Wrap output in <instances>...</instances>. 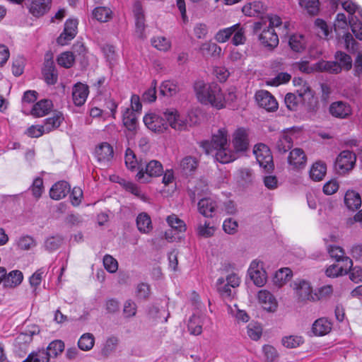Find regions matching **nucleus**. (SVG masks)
<instances>
[{
	"mask_svg": "<svg viewBox=\"0 0 362 362\" xmlns=\"http://www.w3.org/2000/svg\"><path fill=\"white\" fill-rule=\"evenodd\" d=\"M194 91L202 104L210 105L218 110L223 109V91L217 83L198 81L194 84Z\"/></svg>",
	"mask_w": 362,
	"mask_h": 362,
	"instance_id": "1",
	"label": "nucleus"
},
{
	"mask_svg": "<svg viewBox=\"0 0 362 362\" xmlns=\"http://www.w3.org/2000/svg\"><path fill=\"white\" fill-rule=\"evenodd\" d=\"M228 129L226 126L219 127L211 137V144L216 152L215 158L221 163H228L237 158L234 152L228 148Z\"/></svg>",
	"mask_w": 362,
	"mask_h": 362,
	"instance_id": "2",
	"label": "nucleus"
},
{
	"mask_svg": "<svg viewBox=\"0 0 362 362\" xmlns=\"http://www.w3.org/2000/svg\"><path fill=\"white\" fill-rule=\"evenodd\" d=\"M253 32L258 35V39L263 46L273 49L279 45L277 33L274 29L267 26L265 20H260L255 23Z\"/></svg>",
	"mask_w": 362,
	"mask_h": 362,
	"instance_id": "3",
	"label": "nucleus"
},
{
	"mask_svg": "<svg viewBox=\"0 0 362 362\" xmlns=\"http://www.w3.org/2000/svg\"><path fill=\"white\" fill-rule=\"evenodd\" d=\"M167 128L170 127L176 131H183L187 129L188 124L189 125L194 124L197 122L196 115L192 112L189 115V122L182 115H180L175 109H168L163 112Z\"/></svg>",
	"mask_w": 362,
	"mask_h": 362,
	"instance_id": "4",
	"label": "nucleus"
},
{
	"mask_svg": "<svg viewBox=\"0 0 362 362\" xmlns=\"http://www.w3.org/2000/svg\"><path fill=\"white\" fill-rule=\"evenodd\" d=\"M163 172L162 164L156 160L148 163L140 161L136 180L142 183L148 182L151 177H158Z\"/></svg>",
	"mask_w": 362,
	"mask_h": 362,
	"instance_id": "5",
	"label": "nucleus"
},
{
	"mask_svg": "<svg viewBox=\"0 0 362 362\" xmlns=\"http://www.w3.org/2000/svg\"><path fill=\"white\" fill-rule=\"evenodd\" d=\"M298 299L300 301H315L319 300L316 293L313 292L310 284L305 280H296L292 284Z\"/></svg>",
	"mask_w": 362,
	"mask_h": 362,
	"instance_id": "6",
	"label": "nucleus"
},
{
	"mask_svg": "<svg viewBox=\"0 0 362 362\" xmlns=\"http://www.w3.org/2000/svg\"><path fill=\"white\" fill-rule=\"evenodd\" d=\"M356 156L350 151H343L337 156L334 167L339 174L344 175L350 171L356 163Z\"/></svg>",
	"mask_w": 362,
	"mask_h": 362,
	"instance_id": "7",
	"label": "nucleus"
},
{
	"mask_svg": "<svg viewBox=\"0 0 362 362\" xmlns=\"http://www.w3.org/2000/svg\"><path fill=\"white\" fill-rule=\"evenodd\" d=\"M253 153L259 165L266 170H270L273 167V159L269 148L264 144H256Z\"/></svg>",
	"mask_w": 362,
	"mask_h": 362,
	"instance_id": "8",
	"label": "nucleus"
},
{
	"mask_svg": "<svg viewBox=\"0 0 362 362\" xmlns=\"http://www.w3.org/2000/svg\"><path fill=\"white\" fill-rule=\"evenodd\" d=\"M248 274L253 283L258 287L263 286L267 279L266 271L264 269L263 262L253 260L248 269Z\"/></svg>",
	"mask_w": 362,
	"mask_h": 362,
	"instance_id": "9",
	"label": "nucleus"
},
{
	"mask_svg": "<svg viewBox=\"0 0 362 362\" xmlns=\"http://www.w3.org/2000/svg\"><path fill=\"white\" fill-rule=\"evenodd\" d=\"M144 122L146 127L154 132L161 133L167 129L163 113L158 115L156 113H148L144 117Z\"/></svg>",
	"mask_w": 362,
	"mask_h": 362,
	"instance_id": "10",
	"label": "nucleus"
},
{
	"mask_svg": "<svg viewBox=\"0 0 362 362\" xmlns=\"http://www.w3.org/2000/svg\"><path fill=\"white\" fill-rule=\"evenodd\" d=\"M23 276L21 272L14 270L6 274L5 268L0 267V284L5 288H14L18 286L23 281Z\"/></svg>",
	"mask_w": 362,
	"mask_h": 362,
	"instance_id": "11",
	"label": "nucleus"
},
{
	"mask_svg": "<svg viewBox=\"0 0 362 362\" xmlns=\"http://www.w3.org/2000/svg\"><path fill=\"white\" fill-rule=\"evenodd\" d=\"M255 99L259 107L269 112H274L278 108V103L267 90H261L257 91L255 94Z\"/></svg>",
	"mask_w": 362,
	"mask_h": 362,
	"instance_id": "12",
	"label": "nucleus"
},
{
	"mask_svg": "<svg viewBox=\"0 0 362 362\" xmlns=\"http://www.w3.org/2000/svg\"><path fill=\"white\" fill-rule=\"evenodd\" d=\"M78 23V20L75 18L66 20L64 31L57 38V43L59 45H65L75 37L77 33Z\"/></svg>",
	"mask_w": 362,
	"mask_h": 362,
	"instance_id": "13",
	"label": "nucleus"
},
{
	"mask_svg": "<svg viewBox=\"0 0 362 362\" xmlns=\"http://www.w3.org/2000/svg\"><path fill=\"white\" fill-rule=\"evenodd\" d=\"M232 143L235 154L237 152L245 151L249 146L247 130L243 127L238 128L233 134Z\"/></svg>",
	"mask_w": 362,
	"mask_h": 362,
	"instance_id": "14",
	"label": "nucleus"
},
{
	"mask_svg": "<svg viewBox=\"0 0 362 362\" xmlns=\"http://www.w3.org/2000/svg\"><path fill=\"white\" fill-rule=\"evenodd\" d=\"M307 156L302 148H295L290 151L288 163L293 170H300L305 167Z\"/></svg>",
	"mask_w": 362,
	"mask_h": 362,
	"instance_id": "15",
	"label": "nucleus"
},
{
	"mask_svg": "<svg viewBox=\"0 0 362 362\" xmlns=\"http://www.w3.org/2000/svg\"><path fill=\"white\" fill-rule=\"evenodd\" d=\"M257 299L264 310L274 313L278 308V302L272 293L267 290H260L257 293Z\"/></svg>",
	"mask_w": 362,
	"mask_h": 362,
	"instance_id": "16",
	"label": "nucleus"
},
{
	"mask_svg": "<svg viewBox=\"0 0 362 362\" xmlns=\"http://www.w3.org/2000/svg\"><path fill=\"white\" fill-rule=\"evenodd\" d=\"M352 266V260L350 258H345V263H342V265L333 264L329 266L325 270V274L328 277L336 278L346 274Z\"/></svg>",
	"mask_w": 362,
	"mask_h": 362,
	"instance_id": "17",
	"label": "nucleus"
},
{
	"mask_svg": "<svg viewBox=\"0 0 362 362\" xmlns=\"http://www.w3.org/2000/svg\"><path fill=\"white\" fill-rule=\"evenodd\" d=\"M135 18L136 33L140 38H144L145 17L142 6L139 2H136L133 6Z\"/></svg>",
	"mask_w": 362,
	"mask_h": 362,
	"instance_id": "18",
	"label": "nucleus"
},
{
	"mask_svg": "<svg viewBox=\"0 0 362 362\" xmlns=\"http://www.w3.org/2000/svg\"><path fill=\"white\" fill-rule=\"evenodd\" d=\"M95 156L100 163H108L114 156L112 146L107 142L98 145L95 150Z\"/></svg>",
	"mask_w": 362,
	"mask_h": 362,
	"instance_id": "19",
	"label": "nucleus"
},
{
	"mask_svg": "<svg viewBox=\"0 0 362 362\" xmlns=\"http://www.w3.org/2000/svg\"><path fill=\"white\" fill-rule=\"evenodd\" d=\"M294 132L293 129L284 130L279 136L276 143V148L281 153H285L293 146V136Z\"/></svg>",
	"mask_w": 362,
	"mask_h": 362,
	"instance_id": "20",
	"label": "nucleus"
},
{
	"mask_svg": "<svg viewBox=\"0 0 362 362\" xmlns=\"http://www.w3.org/2000/svg\"><path fill=\"white\" fill-rule=\"evenodd\" d=\"M51 3V0H32L28 6L29 11L35 17L42 16L50 9Z\"/></svg>",
	"mask_w": 362,
	"mask_h": 362,
	"instance_id": "21",
	"label": "nucleus"
},
{
	"mask_svg": "<svg viewBox=\"0 0 362 362\" xmlns=\"http://www.w3.org/2000/svg\"><path fill=\"white\" fill-rule=\"evenodd\" d=\"M261 20H265L268 27L274 29V28H279L280 34L287 35L290 30L291 24L288 21L282 22L281 18L276 15H270L265 18Z\"/></svg>",
	"mask_w": 362,
	"mask_h": 362,
	"instance_id": "22",
	"label": "nucleus"
},
{
	"mask_svg": "<svg viewBox=\"0 0 362 362\" xmlns=\"http://www.w3.org/2000/svg\"><path fill=\"white\" fill-rule=\"evenodd\" d=\"M293 82L296 87L297 95L303 102L310 100L313 97V92L310 87L302 78H295Z\"/></svg>",
	"mask_w": 362,
	"mask_h": 362,
	"instance_id": "23",
	"label": "nucleus"
},
{
	"mask_svg": "<svg viewBox=\"0 0 362 362\" xmlns=\"http://www.w3.org/2000/svg\"><path fill=\"white\" fill-rule=\"evenodd\" d=\"M118 339L115 337H108L101 345L100 350L98 353L99 359L108 358L115 351L118 345Z\"/></svg>",
	"mask_w": 362,
	"mask_h": 362,
	"instance_id": "24",
	"label": "nucleus"
},
{
	"mask_svg": "<svg viewBox=\"0 0 362 362\" xmlns=\"http://www.w3.org/2000/svg\"><path fill=\"white\" fill-rule=\"evenodd\" d=\"M331 115L335 117L344 119L346 118L351 114V108L350 105L342 101L332 103L329 107Z\"/></svg>",
	"mask_w": 362,
	"mask_h": 362,
	"instance_id": "25",
	"label": "nucleus"
},
{
	"mask_svg": "<svg viewBox=\"0 0 362 362\" xmlns=\"http://www.w3.org/2000/svg\"><path fill=\"white\" fill-rule=\"evenodd\" d=\"M217 208V203L211 198H204L198 202V211L205 217L211 218Z\"/></svg>",
	"mask_w": 362,
	"mask_h": 362,
	"instance_id": "26",
	"label": "nucleus"
},
{
	"mask_svg": "<svg viewBox=\"0 0 362 362\" xmlns=\"http://www.w3.org/2000/svg\"><path fill=\"white\" fill-rule=\"evenodd\" d=\"M88 95V88L83 83H77L73 88L72 98L76 106H81L85 103Z\"/></svg>",
	"mask_w": 362,
	"mask_h": 362,
	"instance_id": "27",
	"label": "nucleus"
},
{
	"mask_svg": "<svg viewBox=\"0 0 362 362\" xmlns=\"http://www.w3.org/2000/svg\"><path fill=\"white\" fill-rule=\"evenodd\" d=\"M70 191V185L66 181H59L55 183L49 191V196L52 199L59 200L66 197Z\"/></svg>",
	"mask_w": 362,
	"mask_h": 362,
	"instance_id": "28",
	"label": "nucleus"
},
{
	"mask_svg": "<svg viewBox=\"0 0 362 362\" xmlns=\"http://www.w3.org/2000/svg\"><path fill=\"white\" fill-rule=\"evenodd\" d=\"M332 324L325 317L316 320L313 324L312 331L315 336H324L332 329Z\"/></svg>",
	"mask_w": 362,
	"mask_h": 362,
	"instance_id": "29",
	"label": "nucleus"
},
{
	"mask_svg": "<svg viewBox=\"0 0 362 362\" xmlns=\"http://www.w3.org/2000/svg\"><path fill=\"white\" fill-rule=\"evenodd\" d=\"M52 107L51 100H41L33 105L30 113L35 117H42L47 115L52 110Z\"/></svg>",
	"mask_w": 362,
	"mask_h": 362,
	"instance_id": "30",
	"label": "nucleus"
},
{
	"mask_svg": "<svg viewBox=\"0 0 362 362\" xmlns=\"http://www.w3.org/2000/svg\"><path fill=\"white\" fill-rule=\"evenodd\" d=\"M292 276V271L289 268H281L276 272L272 279L273 284L277 288H281L291 280Z\"/></svg>",
	"mask_w": 362,
	"mask_h": 362,
	"instance_id": "31",
	"label": "nucleus"
},
{
	"mask_svg": "<svg viewBox=\"0 0 362 362\" xmlns=\"http://www.w3.org/2000/svg\"><path fill=\"white\" fill-rule=\"evenodd\" d=\"M344 202L346 206L352 211L358 209L361 206V196L354 190H348L345 193Z\"/></svg>",
	"mask_w": 362,
	"mask_h": 362,
	"instance_id": "32",
	"label": "nucleus"
},
{
	"mask_svg": "<svg viewBox=\"0 0 362 362\" xmlns=\"http://www.w3.org/2000/svg\"><path fill=\"white\" fill-rule=\"evenodd\" d=\"M266 10L265 6L262 2L259 1H255L245 4L242 11L245 16H259L262 14Z\"/></svg>",
	"mask_w": 362,
	"mask_h": 362,
	"instance_id": "33",
	"label": "nucleus"
},
{
	"mask_svg": "<svg viewBox=\"0 0 362 362\" xmlns=\"http://www.w3.org/2000/svg\"><path fill=\"white\" fill-rule=\"evenodd\" d=\"M122 122L124 126L129 132H135L137 128L136 113L131 110L130 108H126L122 113Z\"/></svg>",
	"mask_w": 362,
	"mask_h": 362,
	"instance_id": "34",
	"label": "nucleus"
},
{
	"mask_svg": "<svg viewBox=\"0 0 362 362\" xmlns=\"http://www.w3.org/2000/svg\"><path fill=\"white\" fill-rule=\"evenodd\" d=\"M203 315L194 314L188 321V330L191 334L199 335L202 332Z\"/></svg>",
	"mask_w": 362,
	"mask_h": 362,
	"instance_id": "35",
	"label": "nucleus"
},
{
	"mask_svg": "<svg viewBox=\"0 0 362 362\" xmlns=\"http://www.w3.org/2000/svg\"><path fill=\"white\" fill-rule=\"evenodd\" d=\"M327 166L325 163L317 161L315 162L310 170V177L314 181H320L325 176Z\"/></svg>",
	"mask_w": 362,
	"mask_h": 362,
	"instance_id": "36",
	"label": "nucleus"
},
{
	"mask_svg": "<svg viewBox=\"0 0 362 362\" xmlns=\"http://www.w3.org/2000/svg\"><path fill=\"white\" fill-rule=\"evenodd\" d=\"M64 119L61 112H55L52 117L47 118L45 121L44 128L45 132L49 133L51 131L58 128Z\"/></svg>",
	"mask_w": 362,
	"mask_h": 362,
	"instance_id": "37",
	"label": "nucleus"
},
{
	"mask_svg": "<svg viewBox=\"0 0 362 362\" xmlns=\"http://www.w3.org/2000/svg\"><path fill=\"white\" fill-rule=\"evenodd\" d=\"M43 75L48 84H54L57 81V74L52 61H47L43 69Z\"/></svg>",
	"mask_w": 362,
	"mask_h": 362,
	"instance_id": "38",
	"label": "nucleus"
},
{
	"mask_svg": "<svg viewBox=\"0 0 362 362\" xmlns=\"http://www.w3.org/2000/svg\"><path fill=\"white\" fill-rule=\"evenodd\" d=\"M136 225L139 230L144 233H148L152 229L151 218L145 213L139 214L136 218Z\"/></svg>",
	"mask_w": 362,
	"mask_h": 362,
	"instance_id": "39",
	"label": "nucleus"
},
{
	"mask_svg": "<svg viewBox=\"0 0 362 362\" xmlns=\"http://www.w3.org/2000/svg\"><path fill=\"white\" fill-rule=\"evenodd\" d=\"M95 344V337L91 333L83 334L78 341V348L84 351H90Z\"/></svg>",
	"mask_w": 362,
	"mask_h": 362,
	"instance_id": "40",
	"label": "nucleus"
},
{
	"mask_svg": "<svg viewBox=\"0 0 362 362\" xmlns=\"http://www.w3.org/2000/svg\"><path fill=\"white\" fill-rule=\"evenodd\" d=\"M281 343L287 349H295L304 343V339L300 335H288L281 339Z\"/></svg>",
	"mask_w": 362,
	"mask_h": 362,
	"instance_id": "41",
	"label": "nucleus"
},
{
	"mask_svg": "<svg viewBox=\"0 0 362 362\" xmlns=\"http://www.w3.org/2000/svg\"><path fill=\"white\" fill-rule=\"evenodd\" d=\"M64 349V344L61 340H54L47 346L45 354L50 358H55L61 354Z\"/></svg>",
	"mask_w": 362,
	"mask_h": 362,
	"instance_id": "42",
	"label": "nucleus"
},
{
	"mask_svg": "<svg viewBox=\"0 0 362 362\" xmlns=\"http://www.w3.org/2000/svg\"><path fill=\"white\" fill-rule=\"evenodd\" d=\"M288 43L291 48L296 52L303 51L305 47V40L302 35L295 34L291 35Z\"/></svg>",
	"mask_w": 362,
	"mask_h": 362,
	"instance_id": "43",
	"label": "nucleus"
},
{
	"mask_svg": "<svg viewBox=\"0 0 362 362\" xmlns=\"http://www.w3.org/2000/svg\"><path fill=\"white\" fill-rule=\"evenodd\" d=\"M151 45L158 50L167 52L171 47V42L163 36H156L151 40Z\"/></svg>",
	"mask_w": 362,
	"mask_h": 362,
	"instance_id": "44",
	"label": "nucleus"
},
{
	"mask_svg": "<svg viewBox=\"0 0 362 362\" xmlns=\"http://www.w3.org/2000/svg\"><path fill=\"white\" fill-rule=\"evenodd\" d=\"M238 28V23L230 27L221 29L217 32L215 35V40L219 43L226 42L233 34L235 29Z\"/></svg>",
	"mask_w": 362,
	"mask_h": 362,
	"instance_id": "45",
	"label": "nucleus"
},
{
	"mask_svg": "<svg viewBox=\"0 0 362 362\" xmlns=\"http://www.w3.org/2000/svg\"><path fill=\"white\" fill-rule=\"evenodd\" d=\"M94 18L100 22H107L112 15V11L107 7H97L93 11Z\"/></svg>",
	"mask_w": 362,
	"mask_h": 362,
	"instance_id": "46",
	"label": "nucleus"
},
{
	"mask_svg": "<svg viewBox=\"0 0 362 362\" xmlns=\"http://www.w3.org/2000/svg\"><path fill=\"white\" fill-rule=\"evenodd\" d=\"M247 334L254 341L259 340L262 334V327L258 322H250L247 326Z\"/></svg>",
	"mask_w": 362,
	"mask_h": 362,
	"instance_id": "47",
	"label": "nucleus"
},
{
	"mask_svg": "<svg viewBox=\"0 0 362 362\" xmlns=\"http://www.w3.org/2000/svg\"><path fill=\"white\" fill-rule=\"evenodd\" d=\"M197 167V160L192 156L184 158L180 162V168L183 173L188 175L193 172Z\"/></svg>",
	"mask_w": 362,
	"mask_h": 362,
	"instance_id": "48",
	"label": "nucleus"
},
{
	"mask_svg": "<svg viewBox=\"0 0 362 362\" xmlns=\"http://www.w3.org/2000/svg\"><path fill=\"white\" fill-rule=\"evenodd\" d=\"M327 251L330 257L335 259L337 262L345 263V258H349L345 255L344 250L339 246L329 245Z\"/></svg>",
	"mask_w": 362,
	"mask_h": 362,
	"instance_id": "49",
	"label": "nucleus"
},
{
	"mask_svg": "<svg viewBox=\"0 0 362 362\" xmlns=\"http://www.w3.org/2000/svg\"><path fill=\"white\" fill-rule=\"evenodd\" d=\"M166 221L169 226L178 232H184L186 230L185 222L179 218L175 214L170 215L167 217Z\"/></svg>",
	"mask_w": 362,
	"mask_h": 362,
	"instance_id": "50",
	"label": "nucleus"
},
{
	"mask_svg": "<svg viewBox=\"0 0 362 362\" xmlns=\"http://www.w3.org/2000/svg\"><path fill=\"white\" fill-rule=\"evenodd\" d=\"M335 59L339 65L341 67V70H349L352 66V60L349 55L341 51L337 52Z\"/></svg>",
	"mask_w": 362,
	"mask_h": 362,
	"instance_id": "51",
	"label": "nucleus"
},
{
	"mask_svg": "<svg viewBox=\"0 0 362 362\" xmlns=\"http://www.w3.org/2000/svg\"><path fill=\"white\" fill-rule=\"evenodd\" d=\"M160 91L162 95L170 97L177 93L178 88L173 81H165L160 85Z\"/></svg>",
	"mask_w": 362,
	"mask_h": 362,
	"instance_id": "52",
	"label": "nucleus"
},
{
	"mask_svg": "<svg viewBox=\"0 0 362 362\" xmlns=\"http://www.w3.org/2000/svg\"><path fill=\"white\" fill-rule=\"evenodd\" d=\"M236 178L243 184H249L252 182L253 173L251 169L243 168L236 172Z\"/></svg>",
	"mask_w": 362,
	"mask_h": 362,
	"instance_id": "53",
	"label": "nucleus"
},
{
	"mask_svg": "<svg viewBox=\"0 0 362 362\" xmlns=\"http://www.w3.org/2000/svg\"><path fill=\"white\" fill-rule=\"evenodd\" d=\"M299 4L311 15L317 14L319 11L318 0H299Z\"/></svg>",
	"mask_w": 362,
	"mask_h": 362,
	"instance_id": "54",
	"label": "nucleus"
},
{
	"mask_svg": "<svg viewBox=\"0 0 362 362\" xmlns=\"http://www.w3.org/2000/svg\"><path fill=\"white\" fill-rule=\"evenodd\" d=\"M75 60V57L72 52H64L62 53L57 58V63L64 68H70Z\"/></svg>",
	"mask_w": 362,
	"mask_h": 362,
	"instance_id": "55",
	"label": "nucleus"
},
{
	"mask_svg": "<svg viewBox=\"0 0 362 362\" xmlns=\"http://www.w3.org/2000/svg\"><path fill=\"white\" fill-rule=\"evenodd\" d=\"M197 231L199 236L209 238L214 235L215 228L214 226H210L209 222L204 221V223H199L198 224Z\"/></svg>",
	"mask_w": 362,
	"mask_h": 362,
	"instance_id": "56",
	"label": "nucleus"
},
{
	"mask_svg": "<svg viewBox=\"0 0 362 362\" xmlns=\"http://www.w3.org/2000/svg\"><path fill=\"white\" fill-rule=\"evenodd\" d=\"M216 286L218 293L224 298H228L231 296L232 291L231 286L226 282L223 278L218 279L216 281Z\"/></svg>",
	"mask_w": 362,
	"mask_h": 362,
	"instance_id": "57",
	"label": "nucleus"
},
{
	"mask_svg": "<svg viewBox=\"0 0 362 362\" xmlns=\"http://www.w3.org/2000/svg\"><path fill=\"white\" fill-rule=\"evenodd\" d=\"M340 42L344 43V47L349 52H354L357 50L356 42L349 33L343 34Z\"/></svg>",
	"mask_w": 362,
	"mask_h": 362,
	"instance_id": "58",
	"label": "nucleus"
},
{
	"mask_svg": "<svg viewBox=\"0 0 362 362\" xmlns=\"http://www.w3.org/2000/svg\"><path fill=\"white\" fill-rule=\"evenodd\" d=\"M165 309H159L157 306H152L148 311L149 317L156 321L166 322L169 314L165 317Z\"/></svg>",
	"mask_w": 362,
	"mask_h": 362,
	"instance_id": "59",
	"label": "nucleus"
},
{
	"mask_svg": "<svg viewBox=\"0 0 362 362\" xmlns=\"http://www.w3.org/2000/svg\"><path fill=\"white\" fill-rule=\"evenodd\" d=\"M349 22L355 37L358 40H362V23L358 21L356 16H351Z\"/></svg>",
	"mask_w": 362,
	"mask_h": 362,
	"instance_id": "60",
	"label": "nucleus"
},
{
	"mask_svg": "<svg viewBox=\"0 0 362 362\" xmlns=\"http://www.w3.org/2000/svg\"><path fill=\"white\" fill-rule=\"evenodd\" d=\"M262 352L267 362H274L279 356L276 349L269 344L262 346Z\"/></svg>",
	"mask_w": 362,
	"mask_h": 362,
	"instance_id": "61",
	"label": "nucleus"
},
{
	"mask_svg": "<svg viewBox=\"0 0 362 362\" xmlns=\"http://www.w3.org/2000/svg\"><path fill=\"white\" fill-rule=\"evenodd\" d=\"M285 104L288 109L290 110H296L297 109L298 103L303 102L298 95L294 93H287L285 96Z\"/></svg>",
	"mask_w": 362,
	"mask_h": 362,
	"instance_id": "62",
	"label": "nucleus"
},
{
	"mask_svg": "<svg viewBox=\"0 0 362 362\" xmlns=\"http://www.w3.org/2000/svg\"><path fill=\"white\" fill-rule=\"evenodd\" d=\"M33 195L39 199L44 192L43 180L41 177H36L30 187Z\"/></svg>",
	"mask_w": 362,
	"mask_h": 362,
	"instance_id": "63",
	"label": "nucleus"
},
{
	"mask_svg": "<svg viewBox=\"0 0 362 362\" xmlns=\"http://www.w3.org/2000/svg\"><path fill=\"white\" fill-rule=\"evenodd\" d=\"M103 265L105 269L110 273H115L118 269L117 261L109 255L104 256Z\"/></svg>",
	"mask_w": 362,
	"mask_h": 362,
	"instance_id": "64",
	"label": "nucleus"
}]
</instances>
